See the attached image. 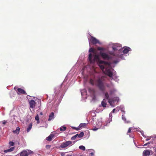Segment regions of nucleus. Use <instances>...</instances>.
Wrapping results in <instances>:
<instances>
[{
	"instance_id": "3",
	"label": "nucleus",
	"mask_w": 156,
	"mask_h": 156,
	"mask_svg": "<svg viewBox=\"0 0 156 156\" xmlns=\"http://www.w3.org/2000/svg\"><path fill=\"white\" fill-rule=\"evenodd\" d=\"M98 63V66L105 75L109 76L111 80L117 82L119 81V79L115 74V71L112 68L115 66V64L103 61H99Z\"/></svg>"
},
{
	"instance_id": "15",
	"label": "nucleus",
	"mask_w": 156,
	"mask_h": 156,
	"mask_svg": "<svg viewBox=\"0 0 156 156\" xmlns=\"http://www.w3.org/2000/svg\"><path fill=\"white\" fill-rule=\"evenodd\" d=\"M54 118V113L53 112H52L49 115L48 120L49 121H50L52 120Z\"/></svg>"
},
{
	"instance_id": "4",
	"label": "nucleus",
	"mask_w": 156,
	"mask_h": 156,
	"mask_svg": "<svg viewBox=\"0 0 156 156\" xmlns=\"http://www.w3.org/2000/svg\"><path fill=\"white\" fill-rule=\"evenodd\" d=\"M89 52H92L93 54L92 53H90L89 56V61L90 63V65H88L86 67H84L83 68L82 70V73L83 75L85 73L84 71L85 70L87 71H89L88 69L90 68L91 70H93L95 72V69L94 67L93 66V64L96 61L98 65V62L99 61H101L99 59V57L98 55L96 54L94 52V49L91 48L89 50Z\"/></svg>"
},
{
	"instance_id": "14",
	"label": "nucleus",
	"mask_w": 156,
	"mask_h": 156,
	"mask_svg": "<svg viewBox=\"0 0 156 156\" xmlns=\"http://www.w3.org/2000/svg\"><path fill=\"white\" fill-rule=\"evenodd\" d=\"M30 107L31 108H34L36 104L35 102L33 100H30L29 101Z\"/></svg>"
},
{
	"instance_id": "29",
	"label": "nucleus",
	"mask_w": 156,
	"mask_h": 156,
	"mask_svg": "<svg viewBox=\"0 0 156 156\" xmlns=\"http://www.w3.org/2000/svg\"><path fill=\"white\" fill-rule=\"evenodd\" d=\"M77 135H78L76 134L75 136H72L71 138V140H75L76 139V138L77 137Z\"/></svg>"
},
{
	"instance_id": "46",
	"label": "nucleus",
	"mask_w": 156,
	"mask_h": 156,
	"mask_svg": "<svg viewBox=\"0 0 156 156\" xmlns=\"http://www.w3.org/2000/svg\"><path fill=\"white\" fill-rule=\"evenodd\" d=\"M150 139H148V138L146 140V141H148V140H150Z\"/></svg>"
},
{
	"instance_id": "38",
	"label": "nucleus",
	"mask_w": 156,
	"mask_h": 156,
	"mask_svg": "<svg viewBox=\"0 0 156 156\" xmlns=\"http://www.w3.org/2000/svg\"><path fill=\"white\" fill-rule=\"evenodd\" d=\"M112 121H111L110 120V121H109V120H108L104 124H107H107L108 123H110V122H112Z\"/></svg>"
},
{
	"instance_id": "24",
	"label": "nucleus",
	"mask_w": 156,
	"mask_h": 156,
	"mask_svg": "<svg viewBox=\"0 0 156 156\" xmlns=\"http://www.w3.org/2000/svg\"><path fill=\"white\" fill-rule=\"evenodd\" d=\"M84 133L83 132H81L79 134H76L78 135L77 137L79 138H81L83 136Z\"/></svg>"
},
{
	"instance_id": "5",
	"label": "nucleus",
	"mask_w": 156,
	"mask_h": 156,
	"mask_svg": "<svg viewBox=\"0 0 156 156\" xmlns=\"http://www.w3.org/2000/svg\"><path fill=\"white\" fill-rule=\"evenodd\" d=\"M106 126L107 124H104L103 126H102V119L100 118L98 119L97 121L96 122V126L93 128L92 130L96 131L99 129H103Z\"/></svg>"
},
{
	"instance_id": "49",
	"label": "nucleus",
	"mask_w": 156,
	"mask_h": 156,
	"mask_svg": "<svg viewBox=\"0 0 156 156\" xmlns=\"http://www.w3.org/2000/svg\"><path fill=\"white\" fill-rule=\"evenodd\" d=\"M155 156H156V149L155 150Z\"/></svg>"
},
{
	"instance_id": "9",
	"label": "nucleus",
	"mask_w": 156,
	"mask_h": 156,
	"mask_svg": "<svg viewBox=\"0 0 156 156\" xmlns=\"http://www.w3.org/2000/svg\"><path fill=\"white\" fill-rule=\"evenodd\" d=\"M75 141L72 142L71 141H67L65 142H63L61 144L60 147L62 148L66 147H70L74 144Z\"/></svg>"
},
{
	"instance_id": "48",
	"label": "nucleus",
	"mask_w": 156,
	"mask_h": 156,
	"mask_svg": "<svg viewBox=\"0 0 156 156\" xmlns=\"http://www.w3.org/2000/svg\"><path fill=\"white\" fill-rule=\"evenodd\" d=\"M129 136L132 138H133V135L131 136V135H129Z\"/></svg>"
},
{
	"instance_id": "26",
	"label": "nucleus",
	"mask_w": 156,
	"mask_h": 156,
	"mask_svg": "<svg viewBox=\"0 0 156 156\" xmlns=\"http://www.w3.org/2000/svg\"><path fill=\"white\" fill-rule=\"evenodd\" d=\"M28 155L29 154H33V152L29 150H27Z\"/></svg>"
},
{
	"instance_id": "45",
	"label": "nucleus",
	"mask_w": 156,
	"mask_h": 156,
	"mask_svg": "<svg viewBox=\"0 0 156 156\" xmlns=\"http://www.w3.org/2000/svg\"><path fill=\"white\" fill-rule=\"evenodd\" d=\"M37 124H38V123H39V120H37Z\"/></svg>"
},
{
	"instance_id": "40",
	"label": "nucleus",
	"mask_w": 156,
	"mask_h": 156,
	"mask_svg": "<svg viewBox=\"0 0 156 156\" xmlns=\"http://www.w3.org/2000/svg\"><path fill=\"white\" fill-rule=\"evenodd\" d=\"M62 95H61L60 96V99L58 100L59 103H60L61 102V100L62 99Z\"/></svg>"
},
{
	"instance_id": "53",
	"label": "nucleus",
	"mask_w": 156,
	"mask_h": 156,
	"mask_svg": "<svg viewBox=\"0 0 156 156\" xmlns=\"http://www.w3.org/2000/svg\"><path fill=\"white\" fill-rule=\"evenodd\" d=\"M108 120H109V121H110V119H109V118H108Z\"/></svg>"
},
{
	"instance_id": "1",
	"label": "nucleus",
	"mask_w": 156,
	"mask_h": 156,
	"mask_svg": "<svg viewBox=\"0 0 156 156\" xmlns=\"http://www.w3.org/2000/svg\"><path fill=\"white\" fill-rule=\"evenodd\" d=\"M105 76H102L99 77L98 79H94V80L90 79V83L92 85H95L97 86L99 89L105 94V93L108 92L109 97L117 95L119 94L118 90L114 87V85L112 83L110 84L107 83L106 87L109 88L108 91H105V85L104 81L105 80Z\"/></svg>"
},
{
	"instance_id": "25",
	"label": "nucleus",
	"mask_w": 156,
	"mask_h": 156,
	"mask_svg": "<svg viewBox=\"0 0 156 156\" xmlns=\"http://www.w3.org/2000/svg\"><path fill=\"white\" fill-rule=\"evenodd\" d=\"M120 108V109L121 110V111L123 113V114H122L125 115V109L124 108V107L122 106H121Z\"/></svg>"
},
{
	"instance_id": "36",
	"label": "nucleus",
	"mask_w": 156,
	"mask_h": 156,
	"mask_svg": "<svg viewBox=\"0 0 156 156\" xmlns=\"http://www.w3.org/2000/svg\"><path fill=\"white\" fill-rule=\"evenodd\" d=\"M35 119L36 120H39V118L38 115H37L35 117Z\"/></svg>"
},
{
	"instance_id": "51",
	"label": "nucleus",
	"mask_w": 156,
	"mask_h": 156,
	"mask_svg": "<svg viewBox=\"0 0 156 156\" xmlns=\"http://www.w3.org/2000/svg\"><path fill=\"white\" fill-rule=\"evenodd\" d=\"M92 119L93 121H94V117H92Z\"/></svg>"
},
{
	"instance_id": "2",
	"label": "nucleus",
	"mask_w": 156,
	"mask_h": 156,
	"mask_svg": "<svg viewBox=\"0 0 156 156\" xmlns=\"http://www.w3.org/2000/svg\"><path fill=\"white\" fill-rule=\"evenodd\" d=\"M110 46L112 48V51L108 52V54L101 51V56L104 59L111 60L114 64H116L120 61L119 56H121L122 53H120L122 45L119 43H111L109 44Z\"/></svg>"
},
{
	"instance_id": "20",
	"label": "nucleus",
	"mask_w": 156,
	"mask_h": 156,
	"mask_svg": "<svg viewBox=\"0 0 156 156\" xmlns=\"http://www.w3.org/2000/svg\"><path fill=\"white\" fill-rule=\"evenodd\" d=\"M122 118L125 123H128L130 122L129 121L126 120V117L124 115L122 114Z\"/></svg>"
},
{
	"instance_id": "34",
	"label": "nucleus",
	"mask_w": 156,
	"mask_h": 156,
	"mask_svg": "<svg viewBox=\"0 0 156 156\" xmlns=\"http://www.w3.org/2000/svg\"><path fill=\"white\" fill-rule=\"evenodd\" d=\"M113 98L114 99V101H116V102H118L119 101V98L118 97H115L114 98Z\"/></svg>"
},
{
	"instance_id": "42",
	"label": "nucleus",
	"mask_w": 156,
	"mask_h": 156,
	"mask_svg": "<svg viewBox=\"0 0 156 156\" xmlns=\"http://www.w3.org/2000/svg\"><path fill=\"white\" fill-rule=\"evenodd\" d=\"M18 88L17 87H16V86H15L14 87V90L16 91H17V89Z\"/></svg>"
},
{
	"instance_id": "12",
	"label": "nucleus",
	"mask_w": 156,
	"mask_h": 156,
	"mask_svg": "<svg viewBox=\"0 0 156 156\" xmlns=\"http://www.w3.org/2000/svg\"><path fill=\"white\" fill-rule=\"evenodd\" d=\"M151 152H152L151 150H146L143 151V155L144 156H148L151 155Z\"/></svg>"
},
{
	"instance_id": "22",
	"label": "nucleus",
	"mask_w": 156,
	"mask_h": 156,
	"mask_svg": "<svg viewBox=\"0 0 156 156\" xmlns=\"http://www.w3.org/2000/svg\"><path fill=\"white\" fill-rule=\"evenodd\" d=\"M20 130V128L19 127H17L16 130H13V132L14 133L18 134Z\"/></svg>"
},
{
	"instance_id": "7",
	"label": "nucleus",
	"mask_w": 156,
	"mask_h": 156,
	"mask_svg": "<svg viewBox=\"0 0 156 156\" xmlns=\"http://www.w3.org/2000/svg\"><path fill=\"white\" fill-rule=\"evenodd\" d=\"M105 98L106 99L108 102L109 104L112 107H114L115 106V103L116 102L114 101L112 97H109L108 95V92L105 93Z\"/></svg>"
},
{
	"instance_id": "18",
	"label": "nucleus",
	"mask_w": 156,
	"mask_h": 156,
	"mask_svg": "<svg viewBox=\"0 0 156 156\" xmlns=\"http://www.w3.org/2000/svg\"><path fill=\"white\" fill-rule=\"evenodd\" d=\"M54 135L53 134H51L49 136L46 138V140L48 141H51L52 140V138L54 136Z\"/></svg>"
},
{
	"instance_id": "41",
	"label": "nucleus",
	"mask_w": 156,
	"mask_h": 156,
	"mask_svg": "<svg viewBox=\"0 0 156 156\" xmlns=\"http://www.w3.org/2000/svg\"><path fill=\"white\" fill-rule=\"evenodd\" d=\"M89 156H94V153L93 152H91L90 153Z\"/></svg>"
},
{
	"instance_id": "10",
	"label": "nucleus",
	"mask_w": 156,
	"mask_h": 156,
	"mask_svg": "<svg viewBox=\"0 0 156 156\" xmlns=\"http://www.w3.org/2000/svg\"><path fill=\"white\" fill-rule=\"evenodd\" d=\"M89 91L92 100H95L96 98L95 92L94 90L92 88H90L89 89Z\"/></svg>"
},
{
	"instance_id": "43",
	"label": "nucleus",
	"mask_w": 156,
	"mask_h": 156,
	"mask_svg": "<svg viewBox=\"0 0 156 156\" xmlns=\"http://www.w3.org/2000/svg\"><path fill=\"white\" fill-rule=\"evenodd\" d=\"M135 129H138L137 128H132V131H135Z\"/></svg>"
},
{
	"instance_id": "23",
	"label": "nucleus",
	"mask_w": 156,
	"mask_h": 156,
	"mask_svg": "<svg viewBox=\"0 0 156 156\" xmlns=\"http://www.w3.org/2000/svg\"><path fill=\"white\" fill-rule=\"evenodd\" d=\"M32 126V123H30V124L29 126H28V128H27V133L29 132V131H30V130L31 129Z\"/></svg>"
},
{
	"instance_id": "11",
	"label": "nucleus",
	"mask_w": 156,
	"mask_h": 156,
	"mask_svg": "<svg viewBox=\"0 0 156 156\" xmlns=\"http://www.w3.org/2000/svg\"><path fill=\"white\" fill-rule=\"evenodd\" d=\"M81 94L82 98L84 100L86 99L87 98V92L85 89L81 90Z\"/></svg>"
},
{
	"instance_id": "50",
	"label": "nucleus",
	"mask_w": 156,
	"mask_h": 156,
	"mask_svg": "<svg viewBox=\"0 0 156 156\" xmlns=\"http://www.w3.org/2000/svg\"><path fill=\"white\" fill-rule=\"evenodd\" d=\"M147 144L148 145V144H150V142H148L147 143Z\"/></svg>"
},
{
	"instance_id": "27",
	"label": "nucleus",
	"mask_w": 156,
	"mask_h": 156,
	"mask_svg": "<svg viewBox=\"0 0 156 156\" xmlns=\"http://www.w3.org/2000/svg\"><path fill=\"white\" fill-rule=\"evenodd\" d=\"M79 148L82 150H83V151H84L85 150V147L83 145L80 146L79 147Z\"/></svg>"
},
{
	"instance_id": "17",
	"label": "nucleus",
	"mask_w": 156,
	"mask_h": 156,
	"mask_svg": "<svg viewBox=\"0 0 156 156\" xmlns=\"http://www.w3.org/2000/svg\"><path fill=\"white\" fill-rule=\"evenodd\" d=\"M21 156H28L27 150H24L22 151L20 154Z\"/></svg>"
},
{
	"instance_id": "19",
	"label": "nucleus",
	"mask_w": 156,
	"mask_h": 156,
	"mask_svg": "<svg viewBox=\"0 0 156 156\" xmlns=\"http://www.w3.org/2000/svg\"><path fill=\"white\" fill-rule=\"evenodd\" d=\"M106 100H107V99L105 98L101 102V105L104 107H106L107 105Z\"/></svg>"
},
{
	"instance_id": "47",
	"label": "nucleus",
	"mask_w": 156,
	"mask_h": 156,
	"mask_svg": "<svg viewBox=\"0 0 156 156\" xmlns=\"http://www.w3.org/2000/svg\"><path fill=\"white\" fill-rule=\"evenodd\" d=\"M48 147H50V146H49V145H47L46 146V147L47 148H48Z\"/></svg>"
},
{
	"instance_id": "33",
	"label": "nucleus",
	"mask_w": 156,
	"mask_h": 156,
	"mask_svg": "<svg viewBox=\"0 0 156 156\" xmlns=\"http://www.w3.org/2000/svg\"><path fill=\"white\" fill-rule=\"evenodd\" d=\"M10 146H13L14 145V143L12 141H10L9 143Z\"/></svg>"
},
{
	"instance_id": "13",
	"label": "nucleus",
	"mask_w": 156,
	"mask_h": 156,
	"mask_svg": "<svg viewBox=\"0 0 156 156\" xmlns=\"http://www.w3.org/2000/svg\"><path fill=\"white\" fill-rule=\"evenodd\" d=\"M17 93L18 94H24L26 95L27 94L24 90L20 88L17 89Z\"/></svg>"
},
{
	"instance_id": "39",
	"label": "nucleus",
	"mask_w": 156,
	"mask_h": 156,
	"mask_svg": "<svg viewBox=\"0 0 156 156\" xmlns=\"http://www.w3.org/2000/svg\"><path fill=\"white\" fill-rule=\"evenodd\" d=\"M132 130V128H129L128 130V132L127 133V134H128V133L130 132Z\"/></svg>"
},
{
	"instance_id": "8",
	"label": "nucleus",
	"mask_w": 156,
	"mask_h": 156,
	"mask_svg": "<svg viewBox=\"0 0 156 156\" xmlns=\"http://www.w3.org/2000/svg\"><path fill=\"white\" fill-rule=\"evenodd\" d=\"M88 38L90 46V44H101V43L99 42L98 40L90 35L88 37Z\"/></svg>"
},
{
	"instance_id": "35",
	"label": "nucleus",
	"mask_w": 156,
	"mask_h": 156,
	"mask_svg": "<svg viewBox=\"0 0 156 156\" xmlns=\"http://www.w3.org/2000/svg\"><path fill=\"white\" fill-rule=\"evenodd\" d=\"M112 113H110L109 115V119H110V120L111 121H112Z\"/></svg>"
},
{
	"instance_id": "31",
	"label": "nucleus",
	"mask_w": 156,
	"mask_h": 156,
	"mask_svg": "<svg viewBox=\"0 0 156 156\" xmlns=\"http://www.w3.org/2000/svg\"><path fill=\"white\" fill-rule=\"evenodd\" d=\"M115 110H116L117 111H118L119 110V109L117 108H114L113 109L112 111L111 112V113H113L115 112Z\"/></svg>"
},
{
	"instance_id": "44",
	"label": "nucleus",
	"mask_w": 156,
	"mask_h": 156,
	"mask_svg": "<svg viewBox=\"0 0 156 156\" xmlns=\"http://www.w3.org/2000/svg\"><path fill=\"white\" fill-rule=\"evenodd\" d=\"M147 145H148V144H147V143H146V144H144V145H143V146H146Z\"/></svg>"
},
{
	"instance_id": "52",
	"label": "nucleus",
	"mask_w": 156,
	"mask_h": 156,
	"mask_svg": "<svg viewBox=\"0 0 156 156\" xmlns=\"http://www.w3.org/2000/svg\"><path fill=\"white\" fill-rule=\"evenodd\" d=\"M40 114H41V115H42V112H41V113H40Z\"/></svg>"
},
{
	"instance_id": "16",
	"label": "nucleus",
	"mask_w": 156,
	"mask_h": 156,
	"mask_svg": "<svg viewBox=\"0 0 156 156\" xmlns=\"http://www.w3.org/2000/svg\"><path fill=\"white\" fill-rule=\"evenodd\" d=\"M66 129V127L64 126H62L58 129L56 131V132H58L59 130L61 131H64Z\"/></svg>"
},
{
	"instance_id": "30",
	"label": "nucleus",
	"mask_w": 156,
	"mask_h": 156,
	"mask_svg": "<svg viewBox=\"0 0 156 156\" xmlns=\"http://www.w3.org/2000/svg\"><path fill=\"white\" fill-rule=\"evenodd\" d=\"M98 50H100L101 51H100V55H101L100 52L101 51H102V52H103V51L104 50V49L103 48L101 47H98Z\"/></svg>"
},
{
	"instance_id": "32",
	"label": "nucleus",
	"mask_w": 156,
	"mask_h": 156,
	"mask_svg": "<svg viewBox=\"0 0 156 156\" xmlns=\"http://www.w3.org/2000/svg\"><path fill=\"white\" fill-rule=\"evenodd\" d=\"M139 132L141 133L142 135L144 137H146V136L145 135H144V131L142 130H140L139 131Z\"/></svg>"
},
{
	"instance_id": "21",
	"label": "nucleus",
	"mask_w": 156,
	"mask_h": 156,
	"mask_svg": "<svg viewBox=\"0 0 156 156\" xmlns=\"http://www.w3.org/2000/svg\"><path fill=\"white\" fill-rule=\"evenodd\" d=\"M15 148L14 147H12L9 149L5 150L4 151L5 153H7L9 152H11L14 150Z\"/></svg>"
},
{
	"instance_id": "54",
	"label": "nucleus",
	"mask_w": 156,
	"mask_h": 156,
	"mask_svg": "<svg viewBox=\"0 0 156 156\" xmlns=\"http://www.w3.org/2000/svg\"><path fill=\"white\" fill-rule=\"evenodd\" d=\"M28 96H29V95H27V97H28Z\"/></svg>"
},
{
	"instance_id": "28",
	"label": "nucleus",
	"mask_w": 156,
	"mask_h": 156,
	"mask_svg": "<svg viewBox=\"0 0 156 156\" xmlns=\"http://www.w3.org/2000/svg\"><path fill=\"white\" fill-rule=\"evenodd\" d=\"M87 124L85 123H80L79 125L80 127H85L86 126Z\"/></svg>"
},
{
	"instance_id": "6",
	"label": "nucleus",
	"mask_w": 156,
	"mask_h": 156,
	"mask_svg": "<svg viewBox=\"0 0 156 156\" xmlns=\"http://www.w3.org/2000/svg\"><path fill=\"white\" fill-rule=\"evenodd\" d=\"M131 50V49L129 47L127 46L124 47L123 48H121V51L119 54L122 53L121 56H119L118 58H119L122 59H124V55L128 53L129 51Z\"/></svg>"
},
{
	"instance_id": "37",
	"label": "nucleus",
	"mask_w": 156,
	"mask_h": 156,
	"mask_svg": "<svg viewBox=\"0 0 156 156\" xmlns=\"http://www.w3.org/2000/svg\"><path fill=\"white\" fill-rule=\"evenodd\" d=\"M7 122V121L5 120H4L2 122H0V123H2V124L3 125H5Z\"/></svg>"
}]
</instances>
